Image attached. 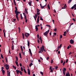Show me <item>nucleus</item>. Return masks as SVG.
Here are the masks:
<instances>
[{"label":"nucleus","mask_w":76,"mask_h":76,"mask_svg":"<svg viewBox=\"0 0 76 76\" xmlns=\"http://www.w3.org/2000/svg\"><path fill=\"white\" fill-rule=\"evenodd\" d=\"M54 12H55V13H56V10H54Z\"/></svg>","instance_id":"nucleus-63"},{"label":"nucleus","mask_w":76,"mask_h":76,"mask_svg":"<svg viewBox=\"0 0 76 76\" xmlns=\"http://www.w3.org/2000/svg\"><path fill=\"white\" fill-rule=\"evenodd\" d=\"M37 16H39L40 14V13L37 12Z\"/></svg>","instance_id":"nucleus-32"},{"label":"nucleus","mask_w":76,"mask_h":76,"mask_svg":"<svg viewBox=\"0 0 76 76\" xmlns=\"http://www.w3.org/2000/svg\"><path fill=\"white\" fill-rule=\"evenodd\" d=\"M48 9H49V10H50V6L49 5V4H48Z\"/></svg>","instance_id":"nucleus-29"},{"label":"nucleus","mask_w":76,"mask_h":76,"mask_svg":"<svg viewBox=\"0 0 76 76\" xmlns=\"http://www.w3.org/2000/svg\"><path fill=\"white\" fill-rule=\"evenodd\" d=\"M15 58H16V61H18V57L17 56L15 57Z\"/></svg>","instance_id":"nucleus-36"},{"label":"nucleus","mask_w":76,"mask_h":76,"mask_svg":"<svg viewBox=\"0 0 76 76\" xmlns=\"http://www.w3.org/2000/svg\"><path fill=\"white\" fill-rule=\"evenodd\" d=\"M21 48V50L22 51L23 50V49H22V46H21L20 47Z\"/></svg>","instance_id":"nucleus-47"},{"label":"nucleus","mask_w":76,"mask_h":76,"mask_svg":"<svg viewBox=\"0 0 76 76\" xmlns=\"http://www.w3.org/2000/svg\"><path fill=\"white\" fill-rule=\"evenodd\" d=\"M3 32H4V37H6V35H5V33L4 32V30H3Z\"/></svg>","instance_id":"nucleus-25"},{"label":"nucleus","mask_w":76,"mask_h":76,"mask_svg":"<svg viewBox=\"0 0 76 76\" xmlns=\"http://www.w3.org/2000/svg\"><path fill=\"white\" fill-rule=\"evenodd\" d=\"M40 11V10L38 9H37V12H39Z\"/></svg>","instance_id":"nucleus-26"},{"label":"nucleus","mask_w":76,"mask_h":76,"mask_svg":"<svg viewBox=\"0 0 76 76\" xmlns=\"http://www.w3.org/2000/svg\"><path fill=\"white\" fill-rule=\"evenodd\" d=\"M27 10L25 9V12H26V14H28V12H27Z\"/></svg>","instance_id":"nucleus-27"},{"label":"nucleus","mask_w":76,"mask_h":76,"mask_svg":"<svg viewBox=\"0 0 76 76\" xmlns=\"http://www.w3.org/2000/svg\"><path fill=\"white\" fill-rule=\"evenodd\" d=\"M72 20H73V21L75 22V18H72Z\"/></svg>","instance_id":"nucleus-54"},{"label":"nucleus","mask_w":76,"mask_h":76,"mask_svg":"<svg viewBox=\"0 0 76 76\" xmlns=\"http://www.w3.org/2000/svg\"><path fill=\"white\" fill-rule=\"evenodd\" d=\"M37 38L38 39H39V35L38 34H37Z\"/></svg>","instance_id":"nucleus-48"},{"label":"nucleus","mask_w":76,"mask_h":76,"mask_svg":"<svg viewBox=\"0 0 76 76\" xmlns=\"http://www.w3.org/2000/svg\"><path fill=\"white\" fill-rule=\"evenodd\" d=\"M62 46V44H60V45L59 46H58L57 49L58 48H61Z\"/></svg>","instance_id":"nucleus-17"},{"label":"nucleus","mask_w":76,"mask_h":76,"mask_svg":"<svg viewBox=\"0 0 76 76\" xmlns=\"http://www.w3.org/2000/svg\"><path fill=\"white\" fill-rule=\"evenodd\" d=\"M59 48H57V49H58L57 50H56V52H58V50H59Z\"/></svg>","instance_id":"nucleus-52"},{"label":"nucleus","mask_w":76,"mask_h":76,"mask_svg":"<svg viewBox=\"0 0 76 76\" xmlns=\"http://www.w3.org/2000/svg\"><path fill=\"white\" fill-rule=\"evenodd\" d=\"M63 69H63V74L64 75V76H65V71H66V69L65 68H63Z\"/></svg>","instance_id":"nucleus-5"},{"label":"nucleus","mask_w":76,"mask_h":76,"mask_svg":"<svg viewBox=\"0 0 76 76\" xmlns=\"http://www.w3.org/2000/svg\"><path fill=\"white\" fill-rule=\"evenodd\" d=\"M33 17H34V19L35 20H36V18L34 16H33Z\"/></svg>","instance_id":"nucleus-58"},{"label":"nucleus","mask_w":76,"mask_h":76,"mask_svg":"<svg viewBox=\"0 0 76 76\" xmlns=\"http://www.w3.org/2000/svg\"><path fill=\"white\" fill-rule=\"evenodd\" d=\"M20 67L22 66V64L21 63H20Z\"/></svg>","instance_id":"nucleus-62"},{"label":"nucleus","mask_w":76,"mask_h":76,"mask_svg":"<svg viewBox=\"0 0 76 76\" xmlns=\"http://www.w3.org/2000/svg\"><path fill=\"white\" fill-rule=\"evenodd\" d=\"M1 58L2 59H4V57H3V55L1 54Z\"/></svg>","instance_id":"nucleus-39"},{"label":"nucleus","mask_w":76,"mask_h":76,"mask_svg":"<svg viewBox=\"0 0 76 76\" xmlns=\"http://www.w3.org/2000/svg\"><path fill=\"white\" fill-rule=\"evenodd\" d=\"M50 72H53V70L52 69H50Z\"/></svg>","instance_id":"nucleus-61"},{"label":"nucleus","mask_w":76,"mask_h":76,"mask_svg":"<svg viewBox=\"0 0 76 76\" xmlns=\"http://www.w3.org/2000/svg\"><path fill=\"white\" fill-rule=\"evenodd\" d=\"M35 17L36 18H37V14L35 15Z\"/></svg>","instance_id":"nucleus-55"},{"label":"nucleus","mask_w":76,"mask_h":76,"mask_svg":"<svg viewBox=\"0 0 76 76\" xmlns=\"http://www.w3.org/2000/svg\"><path fill=\"white\" fill-rule=\"evenodd\" d=\"M29 52L30 53V55H31V56H32V53H31V49H29Z\"/></svg>","instance_id":"nucleus-11"},{"label":"nucleus","mask_w":76,"mask_h":76,"mask_svg":"<svg viewBox=\"0 0 76 76\" xmlns=\"http://www.w3.org/2000/svg\"><path fill=\"white\" fill-rule=\"evenodd\" d=\"M73 24V23H71V24H70V25L69 28H70V27H71V26Z\"/></svg>","instance_id":"nucleus-46"},{"label":"nucleus","mask_w":76,"mask_h":76,"mask_svg":"<svg viewBox=\"0 0 76 76\" xmlns=\"http://www.w3.org/2000/svg\"><path fill=\"white\" fill-rule=\"evenodd\" d=\"M55 67H56V68H55V69H58V66H55Z\"/></svg>","instance_id":"nucleus-42"},{"label":"nucleus","mask_w":76,"mask_h":76,"mask_svg":"<svg viewBox=\"0 0 76 76\" xmlns=\"http://www.w3.org/2000/svg\"><path fill=\"white\" fill-rule=\"evenodd\" d=\"M19 56H20V58H21V54L20 53H19Z\"/></svg>","instance_id":"nucleus-31"},{"label":"nucleus","mask_w":76,"mask_h":76,"mask_svg":"<svg viewBox=\"0 0 76 76\" xmlns=\"http://www.w3.org/2000/svg\"><path fill=\"white\" fill-rule=\"evenodd\" d=\"M65 63V61H64V62H63V65H64Z\"/></svg>","instance_id":"nucleus-51"},{"label":"nucleus","mask_w":76,"mask_h":76,"mask_svg":"<svg viewBox=\"0 0 76 76\" xmlns=\"http://www.w3.org/2000/svg\"><path fill=\"white\" fill-rule=\"evenodd\" d=\"M20 14V12H19V11H15V14H16V18L17 19L18 21V14Z\"/></svg>","instance_id":"nucleus-2"},{"label":"nucleus","mask_w":76,"mask_h":76,"mask_svg":"<svg viewBox=\"0 0 76 76\" xmlns=\"http://www.w3.org/2000/svg\"><path fill=\"white\" fill-rule=\"evenodd\" d=\"M72 1H68V4H69Z\"/></svg>","instance_id":"nucleus-37"},{"label":"nucleus","mask_w":76,"mask_h":76,"mask_svg":"<svg viewBox=\"0 0 76 76\" xmlns=\"http://www.w3.org/2000/svg\"><path fill=\"white\" fill-rule=\"evenodd\" d=\"M1 71H2V74H3V75H4V73L5 72V71H4V70L3 69H1Z\"/></svg>","instance_id":"nucleus-19"},{"label":"nucleus","mask_w":76,"mask_h":76,"mask_svg":"<svg viewBox=\"0 0 76 76\" xmlns=\"http://www.w3.org/2000/svg\"><path fill=\"white\" fill-rule=\"evenodd\" d=\"M63 60H61V64H62L63 63Z\"/></svg>","instance_id":"nucleus-60"},{"label":"nucleus","mask_w":76,"mask_h":76,"mask_svg":"<svg viewBox=\"0 0 76 76\" xmlns=\"http://www.w3.org/2000/svg\"><path fill=\"white\" fill-rule=\"evenodd\" d=\"M39 40H40V42H41V43H42V39L41 38V37H40L39 38Z\"/></svg>","instance_id":"nucleus-20"},{"label":"nucleus","mask_w":76,"mask_h":76,"mask_svg":"<svg viewBox=\"0 0 76 76\" xmlns=\"http://www.w3.org/2000/svg\"><path fill=\"white\" fill-rule=\"evenodd\" d=\"M40 74H42V75H43V72H40Z\"/></svg>","instance_id":"nucleus-50"},{"label":"nucleus","mask_w":76,"mask_h":76,"mask_svg":"<svg viewBox=\"0 0 76 76\" xmlns=\"http://www.w3.org/2000/svg\"><path fill=\"white\" fill-rule=\"evenodd\" d=\"M23 69H24V72H25V73L27 74V73L26 72V71H25V68H24Z\"/></svg>","instance_id":"nucleus-40"},{"label":"nucleus","mask_w":76,"mask_h":76,"mask_svg":"<svg viewBox=\"0 0 76 76\" xmlns=\"http://www.w3.org/2000/svg\"><path fill=\"white\" fill-rule=\"evenodd\" d=\"M35 30H36V31H37V30H38V28H37V26H35Z\"/></svg>","instance_id":"nucleus-13"},{"label":"nucleus","mask_w":76,"mask_h":76,"mask_svg":"<svg viewBox=\"0 0 76 76\" xmlns=\"http://www.w3.org/2000/svg\"><path fill=\"white\" fill-rule=\"evenodd\" d=\"M20 70H16L17 74H18V73H20Z\"/></svg>","instance_id":"nucleus-15"},{"label":"nucleus","mask_w":76,"mask_h":76,"mask_svg":"<svg viewBox=\"0 0 76 76\" xmlns=\"http://www.w3.org/2000/svg\"><path fill=\"white\" fill-rule=\"evenodd\" d=\"M15 63H16V64L17 66L18 67L19 65H18V62H16H16H15Z\"/></svg>","instance_id":"nucleus-21"},{"label":"nucleus","mask_w":76,"mask_h":76,"mask_svg":"<svg viewBox=\"0 0 76 76\" xmlns=\"http://www.w3.org/2000/svg\"><path fill=\"white\" fill-rule=\"evenodd\" d=\"M70 43L71 44H73L74 43V41L72 39H71L70 41Z\"/></svg>","instance_id":"nucleus-8"},{"label":"nucleus","mask_w":76,"mask_h":76,"mask_svg":"<svg viewBox=\"0 0 76 76\" xmlns=\"http://www.w3.org/2000/svg\"><path fill=\"white\" fill-rule=\"evenodd\" d=\"M40 20H43V19H42V17L41 16L40 17Z\"/></svg>","instance_id":"nucleus-35"},{"label":"nucleus","mask_w":76,"mask_h":76,"mask_svg":"<svg viewBox=\"0 0 76 76\" xmlns=\"http://www.w3.org/2000/svg\"><path fill=\"white\" fill-rule=\"evenodd\" d=\"M27 71L28 72V74L29 75H30L31 74L30 72V70L28 69H27Z\"/></svg>","instance_id":"nucleus-10"},{"label":"nucleus","mask_w":76,"mask_h":76,"mask_svg":"<svg viewBox=\"0 0 76 76\" xmlns=\"http://www.w3.org/2000/svg\"><path fill=\"white\" fill-rule=\"evenodd\" d=\"M49 31H50V30H48L47 31H46V32L44 33V35L45 36H46V37H47L48 36L47 35L48 34V33H49Z\"/></svg>","instance_id":"nucleus-4"},{"label":"nucleus","mask_w":76,"mask_h":76,"mask_svg":"<svg viewBox=\"0 0 76 76\" xmlns=\"http://www.w3.org/2000/svg\"><path fill=\"white\" fill-rule=\"evenodd\" d=\"M38 16V18L37 19V22L38 23H39V15L37 16Z\"/></svg>","instance_id":"nucleus-9"},{"label":"nucleus","mask_w":76,"mask_h":76,"mask_svg":"<svg viewBox=\"0 0 76 76\" xmlns=\"http://www.w3.org/2000/svg\"><path fill=\"white\" fill-rule=\"evenodd\" d=\"M62 38V35H60V38Z\"/></svg>","instance_id":"nucleus-64"},{"label":"nucleus","mask_w":76,"mask_h":76,"mask_svg":"<svg viewBox=\"0 0 76 76\" xmlns=\"http://www.w3.org/2000/svg\"><path fill=\"white\" fill-rule=\"evenodd\" d=\"M74 8H75V10H76V4H75L73 7H71V10H73Z\"/></svg>","instance_id":"nucleus-6"},{"label":"nucleus","mask_w":76,"mask_h":76,"mask_svg":"<svg viewBox=\"0 0 76 76\" xmlns=\"http://www.w3.org/2000/svg\"><path fill=\"white\" fill-rule=\"evenodd\" d=\"M27 19H25V23H27Z\"/></svg>","instance_id":"nucleus-59"},{"label":"nucleus","mask_w":76,"mask_h":76,"mask_svg":"<svg viewBox=\"0 0 76 76\" xmlns=\"http://www.w3.org/2000/svg\"><path fill=\"white\" fill-rule=\"evenodd\" d=\"M24 35H25V37H26L27 38H28V36H29V34L27 33H26L24 35L23 33H22V37H23V39H24Z\"/></svg>","instance_id":"nucleus-1"},{"label":"nucleus","mask_w":76,"mask_h":76,"mask_svg":"<svg viewBox=\"0 0 76 76\" xmlns=\"http://www.w3.org/2000/svg\"><path fill=\"white\" fill-rule=\"evenodd\" d=\"M13 67L14 69H15V70H16V67L14 65H13Z\"/></svg>","instance_id":"nucleus-33"},{"label":"nucleus","mask_w":76,"mask_h":76,"mask_svg":"<svg viewBox=\"0 0 76 76\" xmlns=\"http://www.w3.org/2000/svg\"><path fill=\"white\" fill-rule=\"evenodd\" d=\"M66 7H67V6H66V4H65V5H64V7H62V9H65L66 8Z\"/></svg>","instance_id":"nucleus-12"},{"label":"nucleus","mask_w":76,"mask_h":76,"mask_svg":"<svg viewBox=\"0 0 76 76\" xmlns=\"http://www.w3.org/2000/svg\"><path fill=\"white\" fill-rule=\"evenodd\" d=\"M18 29H19V33H20V27L18 28Z\"/></svg>","instance_id":"nucleus-43"},{"label":"nucleus","mask_w":76,"mask_h":76,"mask_svg":"<svg viewBox=\"0 0 76 76\" xmlns=\"http://www.w3.org/2000/svg\"><path fill=\"white\" fill-rule=\"evenodd\" d=\"M65 76H70L69 74V73L67 72V73H66L65 75Z\"/></svg>","instance_id":"nucleus-14"},{"label":"nucleus","mask_w":76,"mask_h":76,"mask_svg":"<svg viewBox=\"0 0 76 76\" xmlns=\"http://www.w3.org/2000/svg\"><path fill=\"white\" fill-rule=\"evenodd\" d=\"M45 48H44V45H42V47H41L40 48V49H41V51L42 52H43V51H44L45 52H46V50H44Z\"/></svg>","instance_id":"nucleus-3"},{"label":"nucleus","mask_w":76,"mask_h":76,"mask_svg":"<svg viewBox=\"0 0 76 76\" xmlns=\"http://www.w3.org/2000/svg\"><path fill=\"white\" fill-rule=\"evenodd\" d=\"M32 2L31 1H30L28 2V4L30 6H31V3Z\"/></svg>","instance_id":"nucleus-16"},{"label":"nucleus","mask_w":76,"mask_h":76,"mask_svg":"<svg viewBox=\"0 0 76 76\" xmlns=\"http://www.w3.org/2000/svg\"><path fill=\"white\" fill-rule=\"evenodd\" d=\"M41 7H42V9H44V7H46V6H40Z\"/></svg>","instance_id":"nucleus-38"},{"label":"nucleus","mask_w":76,"mask_h":76,"mask_svg":"<svg viewBox=\"0 0 76 76\" xmlns=\"http://www.w3.org/2000/svg\"><path fill=\"white\" fill-rule=\"evenodd\" d=\"M14 45H12V50H14Z\"/></svg>","instance_id":"nucleus-28"},{"label":"nucleus","mask_w":76,"mask_h":76,"mask_svg":"<svg viewBox=\"0 0 76 76\" xmlns=\"http://www.w3.org/2000/svg\"><path fill=\"white\" fill-rule=\"evenodd\" d=\"M39 50H40V51H39V53H42V52H41V49H39Z\"/></svg>","instance_id":"nucleus-49"},{"label":"nucleus","mask_w":76,"mask_h":76,"mask_svg":"<svg viewBox=\"0 0 76 76\" xmlns=\"http://www.w3.org/2000/svg\"><path fill=\"white\" fill-rule=\"evenodd\" d=\"M23 15H24V17H26V15L25 13H24V12H23Z\"/></svg>","instance_id":"nucleus-41"},{"label":"nucleus","mask_w":76,"mask_h":76,"mask_svg":"<svg viewBox=\"0 0 76 76\" xmlns=\"http://www.w3.org/2000/svg\"><path fill=\"white\" fill-rule=\"evenodd\" d=\"M9 69V65H7V64H6V70H8Z\"/></svg>","instance_id":"nucleus-7"},{"label":"nucleus","mask_w":76,"mask_h":76,"mask_svg":"<svg viewBox=\"0 0 76 76\" xmlns=\"http://www.w3.org/2000/svg\"><path fill=\"white\" fill-rule=\"evenodd\" d=\"M15 12H18L17 11L18 10V9H17V7H15Z\"/></svg>","instance_id":"nucleus-18"},{"label":"nucleus","mask_w":76,"mask_h":76,"mask_svg":"<svg viewBox=\"0 0 76 76\" xmlns=\"http://www.w3.org/2000/svg\"><path fill=\"white\" fill-rule=\"evenodd\" d=\"M28 58H26V60H25V62L26 63H27L28 62Z\"/></svg>","instance_id":"nucleus-22"},{"label":"nucleus","mask_w":76,"mask_h":76,"mask_svg":"<svg viewBox=\"0 0 76 76\" xmlns=\"http://www.w3.org/2000/svg\"><path fill=\"white\" fill-rule=\"evenodd\" d=\"M53 62V59H52V60H51V64H52Z\"/></svg>","instance_id":"nucleus-57"},{"label":"nucleus","mask_w":76,"mask_h":76,"mask_svg":"<svg viewBox=\"0 0 76 76\" xmlns=\"http://www.w3.org/2000/svg\"><path fill=\"white\" fill-rule=\"evenodd\" d=\"M54 35L55 36H56V33L54 32Z\"/></svg>","instance_id":"nucleus-56"},{"label":"nucleus","mask_w":76,"mask_h":76,"mask_svg":"<svg viewBox=\"0 0 76 76\" xmlns=\"http://www.w3.org/2000/svg\"><path fill=\"white\" fill-rule=\"evenodd\" d=\"M46 26H48L50 28H51V26H50V25H46Z\"/></svg>","instance_id":"nucleus-34"},{"label":"nucleus","mask_w":76,"mask_h":76,"mask_svg":"<svg viewBox=\"0 0 76 76\" xmlns=\"http://www.w3.org/2000/svg\"><path fill=\"white\" fill-rule=\"evenodd\" d=\"M13 1L14 2V5L15 6H16V2L15 1V0H13Z\"/></svg>","instance_id":"nucleus-24"},{"label":"nucleus","mask_w":76,"mask_h":76,"mask_svg":"<svg viewBox=\"0 0 76 76\" xmlns=\"http://www.w3.org/2000/svg\"><path fill=\"white\" fill-rule=\"evenodd\" d=\"M9 76H10V72H9V73H8V76H9Z\"/></svg>","instance_id":"nucleus-53"},{"label":"nucleus","mask_w":76,"mask_h":76,"mask_svg":"<svg viewBox=\"0 0 76 76\" xmlns=\"http://www.w3.org/2000/svg\"><path fill=\"white\" fill-rule=\"evenodd\" d=\"M21 70L22 71H23V68H22V67H21Z\"/></svg>","instance_id":"nucleus-44"},{"label":"nucleus","mask_w":76,"mask_h":76,"mask_svg":"<svg viewBox=\"0 0 76 76\" xmlns=\"http://www.w3.org/2000/svg\"><path fill=\"white\" fill-rule=\"evenodd\" d=\"M33 65V64L32 63H30V64H29V66L31 67Z\"/></svg>","instance_id":"nucleus-30"},{"label":"nucleus","mask_w":76,"mask_h":76,"mask_svg":"<svg viewBox=\"0 0 76 76\" xmlns=\"http://www.w3.org/2000/svg\"><path fill=\"white\" fill-rule=\"evenodd\" d=\"M27 45H28V46L29 47V45L30 44H29V42H28V40H27Z\"/></svg>","instance_id":"nucleus-23"},{"label":"nucleus","mask_w":76,"mask_h":76,"mask_svg":"<svg viewBox=\"0 0 76 76\" xmlns=\"http://www.w3.org/2000/svg\"><path fill=\"white\" fill-rule=\"evenodd\" d=\"M54 31L56 32L57 31V28H56L54 30Z\"/></svg>","instance_id":"nucleus-45"}]
</instances>
